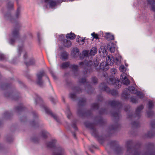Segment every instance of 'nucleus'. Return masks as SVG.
<instances>
[{
  "mask_svg": "<svg viewBox=\"0 0 155 155\" xmlns=\"http://www.w3.org/2000/svg\"><path fill=\"white\" fill-rule=\"evenodd\" d=\"M56 142V140H52L51 141L47 143V146L49 148L53 147L55 146Z\"/></svg>",
  "mask_w": 155,
  "mask_h": 155,
  "instance_id": "f3484780",
  "label": "nucleus"
},
{
  "mask_svg": "<svg viewBox=\"0 0 155 155\" xmlns=\"http://www.w3.org/2000/svg\"><path fill=\"white\" fill-rule=\"evenodd\" d=\"M38 39L39 40H40V36H41V34H40L39 33H38Z\"/></svg>",
  "mask_w": 155,
  "mask_h": 155,
  "instance_id": "5fc2aeb1",
  "label": "nucleus"
},
{
  "mask_svg": "<svg viewBox=\"0 0 155 155\" xmlns=\"http://www.w3.org/2000/svg\"><path fill=\"white\" fill-rule=\"evenodd\" d=\"M100 88L103 90L106 91L107 92L110 91V89L104 83H102L100 85Z\"/></svg>",
  "mask_w": 155,
  "mask_h": 155,
  "instance_id": "dca6fc26",
  "label": "nucleus"
},
{
  "mask_svg": "<svg viewBox=\"0 0 155 155\" xmlns=\"http://www.w3.org/2000/svg\"><path fill=\"white\" fill-rule=\"evenodd\" d=\"M151 126L152 128H155V121H153L151 123Z\"/></svg>",
  "mask_w": 155,
  "mask_h": 155,
  "instance_id": "09e8293b",
  "label": "nucleus"
},
{
  "mask_svg": "<svg viewBox=\"0 0 155 155\" xmlns=\"http://www.w3.org/2000/svg\"><path fill=\"white\" fill-rule=\"evenodd\" d=\"M26 54H25H25H24V58H26V57H25V56H26Z\"/></svg>",
  "mask_w": 155,
  "mask_h": 155,
  "instance_id": "bf43d9fd",
  "label": "nucleus"
},
{
  "mask_svg": "<svg viewBox=\"0 0 155 155\" xmlns=\"http://www.w3.org/2000/svg\"><path fill=\"white\" fill-rule=\"evenodd\" d=\"M72 127H73V128L75 129V130H76L77 129V127L76 125V124H73L72 125Z\"/></svg>",
  "mask_w": 155,
  "mask_h": 155,
  "instance_id": "603ef678",
  "label": "nucleus"
},
{
  "mask_svg": "<svg viewBox=\"0 0 155 155\" xmlns=\"http://www.w3.org/2000/svg\"><path fill=\"white\" fill-rule=\"evenodd\" d=\"M19 37V29L18 28H14L10 36V39L9 40V43L12 44L17 40Z\"/></svg>",
  "mask_w": 155,
  "mask_h": 155,
  "instance_id": "f03ea898",
  "label": "nucleus"
},
{
  "mask_svg": "<svg viewBox=\"0 0 155 155\" xmlns=\"http://www.w3.org/2000/svg\"><path fill=\"white\" fill-rule=\"evenodd\" d=\"M126 74L123 73L120 76V78L121 79L123 84L128 85L130 84V81L127 78Z\"/></svg>",
  "mask_w": 155,
  "mask_h": 155,
  "instance_id": "0eeeda50",
  "label": "nucleus"
},
{
  "mask_svg": "<svg viewBox=\"0 0 155 155\" xmlns=\"http://www.w3.org/2000/svg\"><path fill=\"white\" fill-rule=\"evenodd\" d=\"M73 135L74 137H75L76 136L74 133H73Z\"/></svg>",
  "mask_w": 155,
  "mask_h": 155,
  "instance_id": "680f3d73",
  "label": "nucleus"
},
{
  "mask_svg": "<svg viewBox=\"0 0 155 155\" xmlns=\"http://www.w3.org/2000/svg\"><path fill=\"white\" fill-rule=\"evenodd\" d=\"M133 124L134 126H135V125L136 126V125L135 122H134V123Z\"/></svg>",
  "mask_w": 155,
  "mask_h": 155,
  "instance_id": "13d9d810",
  "label": "nucleus"
},
{
  "mask_svg": "<svg viewBox=\"0 0 155 155\" xmlns=\"http://www.w3.org/2000/svg\"><path fill=\"white\" fill-rule=\"evenodd\" d=\"M75 36L76 35L74 33H71L67 34L66 37L67 38L73 40L75 38Z\"/></svg>",
  "mask_w": 155,
  "mask_h": 155,
  "instance_id": "5701e85b",
  "label": "nucleus"
},
{
  "mask_svg": "<svg viewBox=\"0 0 155 155\" xmlns=\"http://www.w3.org/2000/svg\"><path fill=\"white\" fill-rule=\"evenodd\" d=\"M114 58L112 55H108L106 58L107 64L110 65H113L114 61Z\"/></svg>",
  "mask_w": 155,
  "mask_h": 155,
  "instance_id": "9b49d317",
  "label": "nucleus"
},
{
  "mask_svg": "<svg viewBox=\"0 0 155 155\" xmlns=\"http://www.w3.org/2000/svg\"><path fill=\"white\" fill-rule=\"evenodd\" d=\"M5 17L6 19H8L12 21V18L9 14H8L5 15Z\"/></svg>",
  "mask_w": 155,
  "mask_h": 155,
  "instance_id": "c756f323",
  "label": "nucleus"
},
{
  "mask_svg": "<svg viewBox=\"0 0 155 155\" xmlns=\"http://www.w3.org/2000/svg\"><path fill=\"white\" fill-rule=\"evenodd\" d=\"M106 37L108 40H113L114 39V35L109 34L107 35Z\"/></svg>",
  "mask_w": 155,
  "mask_h": 155,
  "instance_id": "cd10ccee",
  "label": "nucleus"
},
{
  "mask_svg": "<svg viewBox=\"0 0 155 155\" xmlns=\"http://www.w3.org/2000/svg\"><path fill=\"white\" fill-rule=\"evenodd\" d=\"M63 44L64 46L69 47L71 45V43L70 41L67 40H65L63 41Z\"/></svg>",
  "mask_w": 155,
  "mask_h": 155,
  "instance_id": "aec40b11",
  "label": "nucleus"
},
{
  "mask_svg": "<svg viewBox=\"0 0 155 155\" xmlns=\"http://www.w3.org/2000/svg\"><path fill=\"white\" fill-rule=\"evenodd\" d=\"M45 110L46 113L49 114L51 116L53 117L57 122L59 123H61L60 119L57 117L56 114L52 113L51 111L46 108V107H45Z\"/></svg>",
  "mask_w": 155,
  "mask_h": 155,
  "instance_id": "6e6552de",
  "label": "nucleus"
},
{
  "mask_svg": "<svg viewBox=\"0 0 155 155\" xmlns=\"http://www.w3.org/2000/svg\"><path fill=\"white\" fill-rule=\"evenodd\" d=\"M119 103L118 101H110L109 104L111 106L114 107L117 106Z\"/></svg>",
  "mask_w": 155,
  "mask_h": 155,
  "instance_id": "393cba45",
  "label": "nucleus"
},
{
  "mask_svg": "<svg viewBox=\"0 0 155 155\" xmlns=\"http://www.w3.org/2000/svg\"><path fill=\"white\" fill-rule=\"evenodd\" d=\"M116 59L117 61H118V59H117V58H116Z\"/></svg>",
  "mask_w": 155,
  "mask_h": 155,
  "instance_id": "0e129e2a",
  "label": "nucleus"
},
{
  "mask_svg": "<svg viewBox=\"0 0 155 155\" xmlns=\"http://www.w3.org/2000/svg\"><path fill=\"white\" fill-rule=\"evenodd\" d=\"M20 15V11L18 9L17 11V12L16 13V16L17 18H18V17Z\"/></svg>",
  "mask_w": 155,
  "mask_h": 155,
  "instance_id": "c03bdc74",
  "label": "nucleus"
},
{
  "mask_svg": "<svg viewBox=\"0 0 155 155\" xmlns=\"http://www.w3.org/2000/svg\"><path fill=\"white\" fill-rule=\"evenodd\" d=\"M130 93L137 94V96L140 98H143V94L142 93L137 91L134 87L132 86L125 90L122 94L123 98L124 99H127Z\"/></svg>",
  "mask_w": 155,
  "mask_h": 155,
  "instance_id": "f257e3e1",
  "label": "nucleus"
},
{
  "mask_svg": "<svg viewBox=\"0 0 155 155\" xmlns=\"http://www.w3.org/2000/svg\"><path fill=\"white\" fill-rule=\"evenodd\" d=\"M147 115L149 116H150V115L149 114V112H147Z\"/></svg>",
  "mask_w": 155,
  "mask_h": 155,
  "instance_id": "e2e57ef3",
  "label": "nucleus"
},
{
  "mask_svg": "<svg viewBox=\"0 0 155 155\" xmlns=\"http://www.w3.org/2000/svg\"><path fill=\"white\" fill-rule=\"evenodd\" d=\"M53 155H66L64 150L60 147L56 148L55 150Z\"/></svg>",
  "mask_w": 155,
  "mask_h": 155,
  "instance_id": "1a4fd4ad",
  "label": "nucleus"
},
{
  "mask_svg": "<svg viewBox=\"0 0 155 155\" xmlns=\"http://www.w3.org/2000/svg\"><path fill=\"white\" fill-rule=\"evenodd\" d=\"M61 57L62 60H65L68 58V54L66 52H63L61 54Z\"/></svg>",
  "mask_w": 155,
  "mask_h": 155,
  "instance_id": "b1692460",
  "label": "nucleus"
},
{
  "mask_svg": "<svg viewBox=\"0 0 155 155\" xmlns=\"http://www.w3.org/2000/svg\"><path fill=\"white\" fill-rule=\"evenodd\" d=\"M91 35L93 37V38L97 39L98 38V35L95 34L94 32L92 33Z\"/></svg>",
  "mask_w": 155,
  "mask_h": 155,
  "instance_id": "a19ab883",
  "label": "nucleus"
},
{
  "mask_svg": "<svg viewBox=\"0 0 155 155\" xmlns=\"http://www.w3.org/2000/svg\"><path fill=\"white\" fill-rule=\"evenodd\" d=\"M45 74L44 71H42L38 72L37 74V81L38 84L40 86H42L43 82L42 80V77L45 75Z\"/></svg>",
  "mask_w": 155,
  "mask_h": 155,
  "instance_id": "7ed1b4c3",
  "label": "nucleus"
},
{
  "mask_svg": "<svg viewBox=\"0 0 155 155\" xmlns=\"http://www.w3.org/2000/svg\"><path fill=\"white\" fill-rule=\"evenodd\" d=\"M86 81V79L85 78H82L80 80V82L81 83H84Z\"/></svg>",
  "mask_w": 155,
  "mask_h": 155,
  "instance_id": "8fccbe9b",
  "label": "nucleus"
},
{
  "mask_svg": "<svg viewBox=\"0 0 155 155\" xmlns=\"http://www.w3.org/2000/svg\"><path fill=\"white\" fill-rule=\"evenodd\" d=\"M85 39L84 38H81L79 36H78L77 38V41L80 45H83L85 42Z\"/></svg>",
  "mask_w": 155,
  "mask_h": 155,
  "instance_id": "6ab92c4d",
  "label": "nucleus"
},
{
  "mask_svg": "<svg viewBox=\"0 0 155 155\" xmlns=\"http://www.w3.org/2000/svg\"><path fill=\"white\" fill-rule=\"evenodd\" d=\"M48 134L46 131H43L42 132V136L44 138H46Z\"/></svg>",
  "mask_w": 155,
  "mask_h": 155,
  "instance_id": "2f4dec72",
  "label": "nucleus"
},
{
  "mask_svg": "<svg viewBox=\"0 0 155 155\" xmlns=\"http://www.w3.org/2000/svg\"><path fill=\"white\" fill-rule=\"evenodd\" d=\"M23 45H22L21 46H18V53L19 56L20 55L21 52L23 51Z\"/></svg>",
  "mask_w": 155,
  "mask_h": 155,
  "instance_id": "a878e982",
  "label": "nucleus"
},
{
  "mask_svg": "<svg viewBox=\"0 0 155 155\" xmlns=\"http://www.w3.org/2000/svg\"><path fill=\"white\" fill-rule=\"evenodd\" d=\"M69 66L74 71H77L78 68V66L74 64L70 65V63L68 62L63 63L61 65V67L62 68H65Z\"/></svg>",
  "mask_w": 155,
  "mask_h": 155,
  "instance_id": "20e7f679",
  "label": "nucleus"
},
{
  "mask_svg": "<svg viewBox=\"0 0 155 155\" xmlns=\"http://www.w3.org/2000/svg\"><path fill=\"white\" fill-rule=\"evenodd\" d=\"M13 5V3H11L8 4V8H12Z\"/></svg>",
  "mask_w": 155,
  "mask_h": 155,
  "instance_id": "de8ad7c7",
  "label": "nucleus"
},
{
  "mask_svg": "<svg viewBox=\"0 0 155 155\" xmlns=\"http://www.w3.org/2000/svg\"><path fill=\"white\" fill-rule=\"evenodd\" d=\"M131 101L133 103H136L137 102V100L136 98L134 97H131L130 99Z\"/></svg>",
  "mask_w": 155,
  "mask_h": 155,
  "instance_id": "e433bc0d",
  "label": "nucleus"
},
{
  "mask_svg": "<svg viewBox=\"0 0 155 155\" xmlns=\"http://www.w3.org/2000/svg\"><path fill=\"white\" fill-rule=\"evenodd\" d=\"M44 1L45 2L49 3L50 7L52 8L56 5V2L52 0H44Z\"/></svg>",
  "mask_w": 155,
  "mask_h": 155,
  "instance_id": "ddd939ff",
  "label": "nucleus"
},
{
  "mask_svg": "<svg viewBox=\"0 0 155 155\" xmlns=\"http://www.w3.org/2000/svg\"><path fill=\"white\" fill-rule=\"evenodd\" d=\"M147 105L148 106V108L150 110L152 108L153 105V103L152 101H149L148 102Z\"/></svg>",
  "mask_w": 155,
  "mask_h": 155,
  "instance_id": "bb28decb",
  "label": "nucleus"
},
{
  "mask_svg": "<svg viewBox=\"0 0 155 155\" xmlns=\"http://www.w3.org/2000/svg\"><path fill=\"white\" fill-rule=\"evenodd\" d=\"M155 133L154 132L152 131L149 132L147 134V137H151L154 136Z\"/></svg>",
  "mask_w": 155,
  "mask_h": 155,
  "instance_id": "72a5a7b5",
  "label": "nucleus"
},
{
  "mask_svg": "<svg viewBox=\"0 0 155 155\" xmlns=\"http://www.w3.org/2000/svg\"><path fill=\"white\" fill-rule=\"evenodd\" d=\"M124 65H121L120 67V71L123 72L124 69Z\"/></svg>",
  "mask_w": 155,
  "mask_h": 155,
  "instance_id": "a18cd8bd",
  "label": "nucleus"
},
{
  "mask_svg": "<svg viewBox=\"0 0 155 155\" xmlns=\"http://www.w3.org/2000/svg\"><path fill=\"white\" fill-rule=\"evenodd\" d=\"M92 81L93 83H96L97 82V80L95 77H93L92 78Z\"/></svg>",
  "mask_w": 155,
  "mask_h": 155,
  "instance_id": "49530a36",
  "label": "nucleus"
},
{
  "mask_svg": "<svg viewBox=\"0 0 155 155\" xmlns=\"http://www.w3.org/2000/svg\"><path fill=\"white\" fill-rule=\"evenodd\" d=\"M89 51L87 50H84L82 52V55L84 57H87V56L88 54Z\"/></svg>",
  "mask_w": 155,
  "mask_h": 155,
  "instance_id": "473e14b6",
  "label": "nucleus"
},
{
  "mask_svg": "<svg viewBox=\"0 0 155 155\" xmlns=\"http://www.w3.org/2000/svg\"><path fill=\"white\" fill-rule=\"evenodd\" d=\"M52 100H53V99H52ZM51 101H53V100H51Z\"/></svg>",
  "mask_w": 155,
  "mask_h": 155,
  "instance_id": "338daca9",
  "label": "nucleus"
},
{
  "mask_svg": "<svg viewBox=\"0 0 155 155\" xmlns=\"http://www.w3.org/2000/svg\"><path fill=\"white\" fill-rule=\"evenodd\" d=\"M92 108L93 109H97L98 107V104L97 103H95L92 104Z\"/></svg>",
  "mask_w": 155,
  "mask_h": 155,
  "instance_id": "4c0bfd02",
  "label": "nucleus"
},
{
  "mask_svg": "<svg viewBox=\"0 0 155 155\" xmlns=\"http://www.w3.org/2000/svg\"><path fill=\"white\" fill-rule=\"evenodd\" d=\"M107 48L111 53H114L116 49V45L112 43H110L107 46Z\"/></svg>",
  "mask_w": 155,
  "mask_h": 155,
  "instance_id": "9d476101",
  "label": "nucleus"
},
{
  "mask_svg": "<svg viewBox=\"0 0 155 155\" xmlns=\"http://www.w3.org/2000/svg\"><path fill=\"white\" fill-rule=\"evenodd\" d=\"M82 112V110H78L77 112V113L78 114L80 115L81 114V113Z\"/></svg>",
  "mask_w": 155,
  "mask_h": 155,
  "instance_id": "6e6d98bb",
  "label": "nucleus"
},
{
  "mask_svg": "<svg viewBox=\"0 0 155 155\" xmlns=\"http://www.w3.org/2000/svg\"><path fill=\"white\" fill-rule=\"evenodd\" d=\"M70 97L73 100L76 97V95L74 93H71L70 94Z\"/></svg>",
  "mask_w": 155,
  "mask_h": 155,
  "instance_id": "ea45409f",
  "label": "nucleus"
},
{
  "mask_svg": "<svg viewBox=\"0 0 155 155\" xmlns=\"http://www.w3.org/2000/svg\"><path fill=\"white\" fill-rule=\"evenodd\" d=\"M147 2L151 6L152 10L155 11V5H154L155 3V0H147Z\"/></svg>",
  "mask_w": 155,
  "mask_h": 155,
  "instance_id": "a211bd4d",
  "label": "nucleus"
},
{
  "mask_svg": "<svg viewBox=\"0 0 155 155\" xmlns=\"http://www.w3.org/2000/svg\"><path fill=\"white\" fill-rule=\"evenodd\" d=\"M34 116L35 117V116H37L36 115V114H35V115H34Z\"/></svg>",
  "mask_w": 155,
  "mask_h": 155,
  "instance_id": "69168bd1",
  "label": "nucleus"
},
{
  "mask_svg": "<svg viewBox=\"0 0 155 155\" xmlns=\"http://www.w3.org/2000/svg\"><path fill=\"white\" fill-rule=\"evenodd\" d=\"M84 124L87 127L91 128V132L92 135L94 137H96L97 136L96 130L93 127V124L88 122H86Z\"/></svg>",
  "mask_w": 155,
  "mask_h": 155,
  "instance_id": "39448f33",
  "label": "nucleus"
},
{
  "mask_svg": "<svg viewBox=\"0 0 155 155\" xmlns=\"http://www.w3.org/2000/svg\"><path fill=\"white\" fill-rule=\"evenodd\" d=\"M107 63L106 62H103L101 64H100V68L104 70H106V69H108V68H105L104 66V65H106Z\"/></svg>",
  "mask_w": 155,
  "mask_h": 155,
  "instance_id": "c85d7f7f",
  "label": "nucleus"
},
{
  "mask_svg": "<svg viewBox=\"0 0 155 155\" xmlns=\"http://www.w3.org/2000/svg\"><path fill=\"white\" fill-rule=\"evenodd\" d=\"M137 152H134L131 148H128L125 155H138Z\"/></svg>",
  "mask_w": 155,
  "mask_h": 155,
  "instance_id": "2eb2a0df",
  "label": "nucleus"
},
{
  "mask_svg": "<svg viewBox=\"0 0 155 155\" xmlns=\"http://www.w3.org/2000/svg\"><path fill=\"white\" fill-rule=\"evenodd\" d=\"M79 49L77 48H74L71 52V55L73 57L75 58L78 56L79 55Z\"/></svg>",
  "mask_w": 155,
  "mask_h": 155,
  "instance_id": "4468645a",
  "label": "nucleus"
},
{
  "mask_svg": "<svg viewBox=\"0 0 155 155\" xmlns=\"http://www.w3.org/2000/svg\"><path fill=\"white\" fill-rule=\"evenodd\" d=\"M51 74L52 76L54 78V79H56V77L55 75L52 72H51Z\"/></svg>",
  "mask_w": 155,
  "mask_h": 155,
  "instance_id": "864d4df0",
  "label": "nucleus"
},
{
  "mask_svg": "<svg viewBox=\"0 0 155 155\" xmlns=\"http://www.w3.org/2000/svg\"><path fill=\"white\" fill-rule=\"evenodd\" d=\"M107 82L110 84H115L116 85H117V83L120 82V80L118 79H117V80H116L114 78H109V80Z\"/></svg>",
  "mask_w": 155,
  "mask_h": 155,
  "instance_id": "f8f14e48",
  "label": "nucleus"
},
{
  "mask_svg": "<svg viewBox=\"0 0 155 155\" xmlns=\"http://www.w3.org/2000/svg\"><path fill=\"white\" fill-rule=\"evenodd\" d=\"M35 62V60L34 59H33V60H31L30 61V62L28 64V63H26L25 64L27 66L29 65H32L34 64Z\"/></svg>",
  "mask_w": 155,
  "mask_h": 155,
  "instance_id": "37998d69",
  "label": "nucleus"
},
{
  "mask_svg": "<svg viewBox=\"0 0 155 155\" xmlns=\"http://www.w3.org/2000/svg\"><path fill=\"white\" fill-rule=\"evenodd\" d=\"M117 72V70L114 68H112L111 70V73L112 75L115 74Z\"/></svg>",
  "mask_w": 155,
  "mask_h": 155,
  "instance_id": "79ce46f5",
  "label": "nucleus"
},
{
  "mask_svg": "<svg viewBox=\"0 0 155 155\" xmlns=\"http://www.w3.org/2000/svg\"><path fill=\"white\" fill-rule=\"evenodd\" d=\"M66 114H67V117L69 118L71 115V113L68 109L66 112Z\"/></svg>",
  "mask_w": 155,
  "mask_h": 155,
  "instance_id": "58836bf2",
  "label": "nucleus"
},
{
  "mask_svg": "<svg viewBox=\"0 0 155 155\" xmlns=\"http://www.w3.org/2000/svg\"><path fill=\"white\" fill-rule=\"evenodd\" d=\"M47 79H48V81H49V83L50 84V81H49V78H48V77H47Z\"/></svg>",
  "mask_w": 155,
  "mask_h": 155,
  "instance_id": "052dcab7",
  "label": "nucleus"
},
{
  "mask_svg": "<svg viewBox=\"0 0 155 155\" xmlns=\"http://www.w3.org/2000/svg\"><path fill=\"white\" fill-rule=\"evenodd\" d=\"M31 124L32 125H35V122L34 121H33L32 122H31Z\"/></svg>",
  "mask_w": 155,
  "mask_h": 155,
  "instance_id": "4d7b16f0",
  "label": "nucleus"
},
{
  "mask_svg": "<svg viewBox=\"0 0 155 155\" xmlns=\"http://www.w3.org/2000/svg\"><path fill=\"white\" fill-rule=\"evenodd\" d=\"M98 63L97 61H96V63H94V64H93V62L92 61H89L87 62L86 61H85L84 63L82 62L80 63L79 65H82L83 66H91L92 65L95 67L96 66L98 65Z\"/></svg>",
  "mask_w": 155,
  "mask_h": 155,
  "instance_id": "423d86ee",
  "label": "nucleus"
},
{
  "mask_svg": "<svg viewBox=\"0 0 155 155\" xmlns=\"http://www.w3.org/2000/svg\"><path fill=\"white\" fill-rule=\"evenodd\" d=\"M85 99H82L79 101V104L80 105H82L85 104Z\"/></svg>",
  "mask_w": 155,
  "mask_h": 155,
  "instance_id": "f704fd0d",
  "label": "nucleus"
},
{
  "mask_svg": "<svg viewBox=\"0 0 155 155\" xmlns=\"http://www.w3.org/2000/svg\"><path fill=\"white\" fill-rule=\"evenodd\" d=\"M143 107L141 105L138 107L136 110V113L137 115L139 117L140 113L141 110L143 109Z\"/></svg>",
  "mask_w": 155,
  "mask_h": 155,
  "instance_id": "412c9836",
  "label": "nucleus"
},
{
  "mask_svg": "<svg viewBox=\"0 0 155 155\" xmlns=\"http://www.w3.org/2000/svg\"><path fill=\"white\" fill-rule=\"evenodd\" d=\"M111 94L113 95H116L118 94L117 92L115 90H113L110 91Z\"/></svg>",
  "mask_w": 155,
  "mask_h": 155,
  "instance_id": "c9c22d12",
  "label": "nucleus"
},
{
  "mask_svg": "<svg viewBox=\"0 0 155 155\" xmlns=\"http://www.w3.org/2000/svg\"><path fill=\"white\" fill-rule=\"evenodd\" d=\"M121 150L120 149V148H117L114 151V155H117L118 154H119L120 153Z\"/></svg>",
  "mask_w": 155,
  "mask_h": 155,
  "instance_id": "7c9ffc66",
  "label": "nucleus"
},
{
  "mask_svg": "<svg viewBox=\"0 0 155 155\" xmlns=\"http://www.w3.org/2000/svg\"><path fill=\"white\" fill-rule=\"evenodd\" d=\"M5 56L2 54H0V60H2L4 59Z\"/></svg>",
  "mask_w": 155,
  "mask_h": 155,
  "instance_id": "3c124183",
  "label": "nucleus"
},
{
  "mask_svg": "<svg viewBox=\"0 0 155 155\" xmlns=\"http://www.w3.org/2000/svg\"><path fill=\"white\" fill-rule=\"evenodd\" d=\"M97 51V48L95 47H93L91 49L90 54L91 55H94L96 54Z\"/></svg>",
  "mask_w": 155,
  "mask_h": 155,
  "instance_id": "4be33fe9",
  "label": "nucleus"
}]
</instances>
